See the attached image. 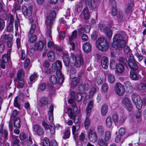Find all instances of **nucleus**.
Masks as SVG:
<instances>
[{
  "mask_svg": "<svg viewBox=\"0 0 146 146\" xmlns=\"http://www.w3.org/2000/svg\"><path fill=\"white\" fill-rule=\"evenodd\" d=\"M103 80V76L102 75H99L96 78L97 84L98 85L101 84L102 83Z\"/></svg>",
  "mask_w": 146,
  "mask_h": 146,
  "instance_id": "nucleus-43",
  "label": "nucleus"
},
{
  "mask_svg": "<svg viewBox=\"0 0 146 146\" xmlns=\"http://www.w3.org/2000/svg\"><path fill=\"white\" fill-rule=\"evenodd\" d=\"M108 80L110 83L113 84L115 82V78L113 74H110L108 76Z\"/></svg>",
  "mask_w": 146,
  "mask_h": 146,
  "instance_id": "nucleus-42",
  "label": "nucleus"
},
{
  "mask_svg": "<svg viewBox=\"0 0 146 146\" xmlns=\"http://www.w3.org/2000/svg\"><path fill=\"white\" fill-rule=\"evenodd\" d=\"M124 86L126 91L129 93H131L133 91V86L129 82H126L124 84Z\"/></svg>",
  "mask_w": 146,
  "mask_h": 146,
  "instance_id": "nucleus-26",
  "label": "nucleus"
},
{
  "mask_svg": "<svg viewBox=\"0 0 146 146\" xmlns=\"http://www.w3.org/2000/svg\"><path fill=\"white\" fill-rule=\"evenodd\" d=\"M51 30L47 29L46 31V36L48 38L49 41L47 43V46L49 48H50L52 49H55L56 44L54 42L52 41V38L51 35Z\"/></svg>",
  "mask_w": 146,
  "mask_h": 146,
  "instance_id": "nucleus-10",
  "label": "nucleus"
},
{
  "mask_svg": "<svg viewBox=\"0 0 146 146\" xmlns=\"http://www.w3.org/2000/svg\"><path fill=\"white\" fill-rule=\"evenodd\" d=\"M90 30V27L88 28V30H87L86 29H85V28L83 27H81L78 29V33L79 34H82L85 32L86 33H89Z\"/></svg>",
  "mask_w": 146,
  "mask_h": 146,
  "instance_id": "nucleus-44",
  "label": "nucleus"
},
{
  "mask_svg": "<svg viewBox=\"0 0 146 146\" xmlns=\"http://www.w3.org/2000/svg\"><path fill=\"white\" fill-rule=\"evenodd\" d=\"M114 90L117 94L119 96L123 95L125 92L123 86L120 83H117L114 86Z\"/></svg>",
  "mask_w": 146,
  "mask_h": 146,
  "instance_id": "nucleus-8",
  "label": "nucleus"
},
{
  "mask_svg": "<svg viewBox=\"0 0 146 146\" xmlns=\"http://www.w3.org/2000/svg\"><path fill=\"white\" fill-rule=\"evenodd\" d=\"M88 137L90 141L92 142H96L98 139L96 133L92 130H90L88 134Z\"/></svg>",
  "mask_w": 146,
  "mask_h": 146,
  "instance_id": "nucleus-16",
  "label": "nucleus"
},
{
  "mask_svg": "<svg viewBox=\"0 0 146 146\" xmlns=\"http://www.w3.org/2000/svg\"><path fill=\"white\" fill-rule=\"evenodd\" d=\"M13 36L12 34H9L8 35L4 34L2 35L1 36L0 40L3 42L7 40H12Z\"/></svg>",
  "mask_w": 146,
  "mask_h": 146,
  "instance_id": "nucleus-20",
  "label": "nucleus"
},
{
  "mask_svg": "<svg viewBox=\"0 0 146 146\" xmlns=\"http://www.w3.org/2000/svg\"><path fill=\"white\" fill-rule=\"evenodd\" d=\"M131 2L126 5L125 8V12L127 14L130 15L134 7V5L132 2L133 0H130Z\"/></svg>",
  "mask_w": 146,
  "mask_h": 146,
  "instance_id": "nucleus-17",
  "label": "nucleus"
},
{
  "mask_svg": "<svg viewBox=\"0 0 146 146\" xmlns=\"http://www.w3.org/2000/svg\"><path fill=\"white\" fill-rule=\"evenodd\" d=\"M42 124L45 130H48L50 128V125H49L46 121H43Z\"/></svg>",
  "mask_w": 146,
  "mask_h": 146,
  "instance_id": "nucleus-64",
  "label": "nucleus"
},
{
  "mask_svg": "<svg viewBox=\"0 0 146 146\" xmlns=\"http://www.w3.org/2000/svg\"><path fill=\"white\" fill-rule=\"evenodd\" d=\"M126 35L125 33H123V35L119 34L115 35L113 38V42L114 46L116 50H121L125 45Z\"/></svg>",
  "mask_w": 146,
  "mask_h": 146,
  "instance_id": "nucleus-1",
  "label": "nucleus"
},
{
  "mask_svg": "<svg viewBox=\"0 0 146 146\" xmlns=\"http://www.w3.org/2000/svg\"><path fill=\"white\" fill-rule=\"evenodd\" d=\"M17 76L19 79H22L24 77V72L22 69H19L18 72Z\"/></svg>",
  "mask_w": 146,
  "mask_h": 146,
  "instance_id": "nucleus-35",
  "label": "nucleus"
},
{
  "mask_svg": "<svg viewBox=\"0 0 146 146\" xmlns=\"http://www.w3.org/2000/svg\"><path fill=\"white\" fill-rule=\"evenodd\" d=\"M22 9L23 14L26 17H30L31 16L33 10L31 6L27 7L25 5H23L22 6Z\"/></svg>",
  "mask_w": 146,
  "mask_h": 146,
  "instance_id": "nucleus-9",
  "label": "nucleus"
},
{
  "mask_svg": "<svg viewBox=\"0 0 146 146\" xmlns=\"http://www.w3.org/2000/svg\"><path fill=\"white\" fill-rule=\"evenodd\" d=\"M78 82V80L77 78L75 77L72 80L71 82V86L72 88H74L77 85Z\"/></svg>",
  "mask_w": 146,
  "mask_h": 146,
  "instance_id": "nucleus-47",
  "label": "nucleus"
},
{
  "mask_svg": "<svg viewBox=\"0 0 146 146\" xmlns=\"http://www.w3.org/2000/svg\"><path fill=\"white\" fill-rule=\"evenodd\" d=\"M11 50H9L7 51V54L3 55L2 57V60H0V61H2L5 63H7V62L10 59Z\"/></svg>",
  "mask_w": 146,
  "mask_h": 146,
  "instance_id": "nucleus-22",
  "label": "nucleus"
},
{
  "mask_svg": "<svg viewBox=\"0 0 146 146\" xmlns=\"http://www.w3.org/2000/svg\"><path fill=\"white\" fill-rule=\"evenodd\" d=\"M58 78V81L57 77L55 75H51L49 77V81L50 83L52 85H55L57 84L58 83L59 84H61L62 83L59 84V78Z\"/></svg>",
  "mask_w": 146,
  "mask_h": 146,
  "instance_id": "nucleus-24",
  "label": "nucleus"
},
{
  "mask_svg": "<svg viewBox=\"0 0 146 146\" xmlns=\"http://www.w3.org/2000/svg\"><path fill=\"white\" fill-rule=\"evenodd\" d=\"M98 26L100 30L104 33H106L108 28L107 26L103 24H99Z\"/></svg>",
  "mask_w": 146,
  "mask_h": 146,
  "instance_id": "nucleus-38",
  "label": "nucleus"
},
{
  "mask_svg": "<svg viewBox=\"0 0 146 146\" xmlns=\"http://www.w3.org/2000/svg\"><path fill=\"white\" fill-rule=\"evenodd\" d=\"M75 64H74L71 63L70 64V66L71 68L70 70V72L72 74H74L76 72V71L75 69L73 68L74 65H75L77 67H80L81 64L83 62V59L82 57L78 55H76L75 57Z\"/></svg>",
  "mask_w": 146,
  "mask_h": 146,
  "instance_id": "nucleus-6",
  "label": "nucleus"
},
{
  "mask_svg": "<svg viewBox=\"0 0 146 146\" xmlns=\"http://www.w3.org/2000/svg\"><path fill=\"white\" fill-rule=\"evenodd\" d=\"M98 142L100 146H107V143L105 142L102 139H99Z\"/></svg>",
  "mask_w": 146,
  "mask_h": 146,
  "instance_id": "nucleus-58",
  "label": "nucleus"
},
{
  "mask_svg": "<svg viewBox=\"0 0 146 146\" xmlns=\"http://www.w3.org/2000/svg\"><path fill=\"white\" fill-rule=\"evenodd\" d=\"M97 5L98 3L95 0H92L87 7L90 10H93L96 8Z\"/></svg>",
  "mask_w": 146,
  "mask_h": 146,
  "instance_id": "nucleus-27",
  "label": "nucleus"
},
{
  "mask_svg": "<svg viewBox=\"0 0 146 146\" xmlns=\"http://www.w3.org/2000/svg\"><path fill=\"white\" fill-rule=\"evenodd\" d=\"M108 60L107 57L106 56L102 57L101 60V65L102 67L106 69L108 68Z\"/></svg>",
  "mask_w": 146,
  "mask_h": 146,
  "instance_id": "nucleus-19",
  "label": "nucleus"
},
{
  "mask_svg": "<svg viewBox=\"0 0 146 146\" xmlns=\"http://www.w3.org/2000/svg\"><path fill=\"white\" fill-rule=\"evenodd\" d=\"M135 70H131L130 72V78L133 80H136L138 79V76Z\"/></svg>",
  "mask_w": 146,
  "mask_h": 146,
  "instance_id": "nucleus-32",
  "label": "nucleus"
},
{
  "mask_svg": "<svg viewBox=\"0 0 146 146\" xmlns=\"http://www.w3.org/2000/svg\"><path fill=\"white\" fill-rule=\"evenodd\" d=\"M14 106L20 109L21 107V105L19 100L18 99V97H16L14 100Z\"/></svg>",
  "mask_w": 146,
  "mask_h": 146,
  "instance_id": "nucleus-40",
  "label": "nucleus"
},
{
  "mask_svg": "<svg viewBox=\"0 0 146 146\" xmlns=\"http://www.w3.org/2000/svg\"><path fill=\"white\" fill-rule=\"evenodd\" d=\"M36 27V25L35 23L31 24L30 30L27 33L28 41L31 43L35 42L36 40V36L33 34Z\"/></svg>",
  "mask_w": 146,
  "mask_h": 146,
  "instance_id": "nucleus-4",
  "label": "nucleus"
},
{
  "mask_svg": "<svg viewBox=\"0 0 146 146\" xmlns=\"http://www.w3.org/2000/svg\"><path fill=\"white\" fill-rule=\"evenodd\" d=\"M117 64H117V62L115 61L111 60L110 62V68L112 69H114L115 68Z\"/></svg>",
  "mask_w": 146,
  "mask_h": 146,
  "instance_id": "nucleus-50",
  "label": "nucleus"
},
{
  "mask_svg": "<svg viewBox=\"0 0 146 146\" xmlns=\"http://www.w3.org/2000/svg\"><path fill=\"white\" fill-rule=\"evenodd\" d=\"M109 4L112 8L116 7V3L115 0H109Z\"/></svg>",
  "mask_w": 146,
  "mask_h": 146,
  "instance_id": "nucleus-56",
  "label": "nucleus"
},
{
  "mask_svg": "<svg viewBox=\"0 0 146 146\" xmlns=\"http://www.w3.org/2000/svg\"><path fill=\"white\" fill-rule=\"evenodd\" d=\"M72 134L74 135V137L75 141L78 140L79 136L78 130H76V127L73 125L72 127Z\"/></svg>",
  "mask_w": 146,
  "mask_h": 146,
  "instance_id": "nucleus-28",
  "label": "nucleus"
},
{
  "mask_svg": "<svg viewBox=\"0 0 146 146\" xmlns=\"http://www.w3.org/2000/svg\"><path fill=\"white\" fill-rule=\"evenodd\" d=\"M62 59L64 64L66 66H68L70 63V57L66 53L64 54L62 56Z\"/></svg>",
  "mask_w": 146,
  "mask_h": 146,
  "instance_id": "nucleus-21",
  "label": "nucleus"
},
{
  "mask_svg": "<svg viewBox=\"0 0 146 146\" xmlns=\"http://www.w3.org/2000/svg\"><path fill=\"white\" fill-rule=\"evenodd\" d=\"M89 117H86L84 122L85 127L86 129H88L90 125V121Z\"/></svg>",
  "mask_w": 146,
  "mask_h": 146,
  "instance_id": "nucleus-41",
  "label": "nucleus"
},
{
  "mask_svg": "<svg viewBox=\"0 0 146 146\" xmlns=\"http://www.w3.org/2000/svg\"><path fill=\"white\" fill-rule=\"evenodd\" d=\"M82 49L85 52H89L91 49V47L90 43L88 42L84 43L83 45Z\"/></svg>",
  "mask_w": 146,
  "mask_h": 146,
  "instance_id": "nucleus-23",
  "label": "nucleus"
},
{
  "mask_svg": "<svg viewBox=\"0 0 146 146\" xmlns=\"http://www.w3.org/2000/svg\"><path fill=\"white\" fill-rule=\"evenodd\" d=\"M11 140L13 142V146H20L19 143L20 140L17 138V137L15 135H12L11 136Z\"/></svg>",
  "mask_w": 146,
  "mask_h": 146,
  "instance_id": "nucleus-29",
  "label": "nucleus"
},
{
  "mask_svg": "<svg viewBox=\"0 0 146 146\" xmlns=\"http://www.w3.org/2000/svg\"><path fill=\"white\" fill-rule=\"evenodd\" d=\"M62 68V63L59 60H57L56 63H53L52 65V69L53 72L56 70V74L59 78V83H63L64 80V77L61 72Z\"/></svg>",
  "mask_w": 146,
  "mask_h": 146,
  "instance_id": "nucleus-2",
  "label": "nucleus"
},
{
  "mask_svg": "<svg viewBox=\"0 0 146 146\" xmlns=\"http://www.w3.org/2000/svg\"><path fill=\"white\" fill-rule=\"evenodd\" d=\"M112 123V120L111 116H108L106 120V125L107 127H111Z\"/></svg>",
  "mask_w": 146,
  "mask_h": 146,
  "instance_id": "nucleus-33",
  "label": "nucleus"
},
{
  "mask_svg": "<svg viewBox=\"0 0 146 146\" xmlns=\"http://www.w3.org/2000/svg\"><path fill=\"white\" fill-rule=\"evenodd\" d=\"M82 12L84 18L85 19L87 20L90 18V14L88 8H84Z\"/></svg>",
  "mask_w": 146,
  "mask_h": 146,
  "instance_id": "nucleus-31",
  "label": "nucleus"
},
{
  "mask_svg": "<svg viewBox=\"0 0 146 146\" xmlns=\"http://www.w3.org/2000/svg\"><path fill=\"white\" fill-rule=\"evenodd\" d=\"M14 126L18 128H20V119L19 118H16L14 119Z\"/></svg>",
  "mask_w": 146,
  "mask_h": 146,
  "instance_id": "nucleus-34",
  "label": "nucleus"
},
{
  "mask_svg": "<svg viewBox=\"0 0 146 146\" xmlns=\"http://www.w3.org/2000/svg\"><path fill=\"white\" fill-rule=\"evenodd\" d=\"M35 51V49L33 48H27V53L30 56H31L33 55Z\"/></svg>",
  "mask_w": 146,
  "mask_h": 146,
  "instance_id": "nucleus-55",
  "label": "nucleus"
},
{
  "mask_svg": "<svg viewBox=\"0 0 146 146\" xmlns=\"http://www.w3.org/2000/svg\"><path fill=\"white\" fill-rule=\"evenodd\" d=\"M90 87V86L88 84H85L81 85L78 88L79 92L82 94H85L86 92L88 91Z\"/></svg>",
  "mask_w": 146,
  "mask_h": 146,
  "instance_id": "nucleus-12",
  "label": "nucleus"
},
{
  "mask_svg": "<svg viewBox=\"0 0 146 146\" xmlns=\"http://www.w3.org/2000/svg\"><path fill=\"white\" fill-rule=\"evenodd\" d=\"M56 16L55 12L53 10H51L50 12V14L49 17H46L45 20V25L47 29L51 30L52 25L53 19Z\"/></svg>",
  "mask_w": 146,
  "mask_h": 146,
  "instance_id": "nucleus-5",
  "label": "nucleus"
},
{
  "mask_svg": "<svg viewBox=\"0 0 146 146\" xmlns=\"http://www.w3.org/2000/svg\"><path fill=\"white\" fill-rule=\"evenodd\" d=\"M46 42L45 41H40L36 43L35 44V49L36 50H41L42 49L44 46L46 45Z\"/></svg>",
  "mask_w": 146,
  "mask_h": 146,
  "instance_id": "nucleus-18",
  "label": "nucleus"
},
{
  "mask_svg": "<svg viewBox=\"0 0 146 146\" xmlns=\"http://www.w3.org/2000/svg\"><path fill=\"white\" fill-rule=\"evenodd\" d=\"M122 103L126 106L128 110L131 111L132 110V106L128 98L125 97L123 100Z\"/></svg>",
  "mask_w": 146,
  "mask_h": 146,
  "instance_id": "nucleus-13",
  "label": "nucleus"
},
{
  "mask_svg": "<svg viewBox=\"0 0 146 146\" xmlns=\"http://www.w3.org/2000/svg\"><path fill=\"white\" fill-rule=\"evenodd\" d=\"M42 142L43 146H50V141L48 138H45Z\"/></svg>",
  "mask_w": 146,
  "mask_h": 146,
  "instance_id": "nucleus-57",
  "label": "nucleus"
},
{
  "mask_svg": "<svg viewBox=\"0 0 146 146\" xmlns=\"http://www.w3.org/2000/svg\"><path fill=\"white\" fill-rule=\"evenodd\" d=\"M5 26V22L3 19H0V31L3 30Z\"/></svg>",
  "mask_w": 146,
  "mask_h": 146,
  "instance_id": "nucleus-59",
  "label": "nucleus"
},
{
  "mask_svg": "<svg viewBox=\"0 0 146 146\" xmlns=\"http://www.w3.org/2000/svg\"><path fill=\"white\" fill-rule=\"evenodd\" d=\"M116 16L119 21H121L123 20V12L122 11H118L117 13V15Z\"/></svg>",
  "mask_w": 146,
  "mask_h": 146,
  "instance_id": "nucleus-39",
  "label": "nucleus"
},
{
  "mask_svg": "<svg viewBox=\"0 0 146 146\" xmlns=\"http://www.w3.org/2000/svg\"><path fill=\"white\" fill-rule=\"evenodd\" d=\"M33 128L36 134L38 135H42L44 134L43 129L39 125L36 124L34 125L33 126Z\"/></svg>",
  "mask_w": 146,
  "mask_h": 146,
  "instance_id": "nucleus-14",
  "label": "nucleus"
},
{
  "mask_svg": "<svg viewBox=\"0 0 146 146\" xmlns=\"http://www.w3.org/2000/svg\"><path fill=\"white\" fill-rule=\"evenodd\" d=\"M77 31L76 30H74L72 32L71 36L69 37L70 44L72 47L70 49L72 48L73 50H74L75 48V44L71 41L73 39L75 38L77 36Z\"/></svg>",
  "mask_w": 146,
  "mask_h": 146,
  "instance_id": "nucleus-15",
  "label": "nucleus"
},
{
  "mask_svg": "<svg viewBox=\"0 0 146 146\" xmlns=\"http://www.w3.org/2000/svg\"><path fill=\"white\" fill-rule=\"evenodd\" d=\"M82 94V93L79 92V93H77V94L76 95L75 99H76L78 102L81 100L82 99V96L81 94Z\"/></svg>",
  "mask_w": 146,
  "mask_h": 146,
  "instance_id": "nucleus-62",
  "label": "nucleus"
},
{
  "mask_svg": "<svg viewBox=\"0 0 146 146\" xmlns=\"http://www.w3.org/2000/svg\"><path fill=\"white\" fill-rule=\"evenodd\" d=\"M47 108L48 109V114L49 115V120L50 122H52L53 121L54 106L50 104H48Z\"/></svg>",
  "mask_w": 146,
  "mask_h": 146,
  "instance_id": "nucleus-11",
  "label": "nucleus"
},
{
  "mask_svg": "<svg viewBox=\"0 0 146 146\" xmlns=\"http://www.w3.org/2000/svg\"><path fill=\"white\" fill-rule=\"evenodd\" d=\"M111 134L109 131H107L105 133L104 136V139L106 141H108L111 138Z\"/></svg>",
  "mask_w": 146,
  "mask_h": 146,
  "instance_id": "nucleus-45",
  "label": "nucleus"
},
{
  "mask_svg": "<svg viewBox=\"0 0 146 146\" xmlns=\"http://www.w3.org/2000/svg\"><path fill=\"white\" fill-rule=\"evenodd\" d=\"M40 102L42 105H44L48 103V99L46 97H43L40 99Z\"/></svg>",
  "mask_w": 146,
  "mask_h": 146,
  "instance_id": "nucleus-53",
  "label": "nucleus"
},
{
  "mask_svg": "<svg viewBox=\"0 0 146 146\" xmlns=\"http://www.w3.org/2000/svg\"><path fill=\"white\" fill-rule=\"evenodd\" d=\"M96 92V89L95 87H93L91 88L90 90L89 97L90 98H91Z\"/></svg>",
  "mask_w": 146,
  "mask_h": 146,
  "instance_id": "nucleus-46",
  "label": "nucleus"
},
{
  "mask_svg": "<svg viewBox=\"0 0 146 146\" xmlns=\"http://www.w3.org/2000/svg\"><path fill=\"white\" fill-rule=\"evenodd\" d=\"M137 87L140 90H145L146 88V85L145 83H141L138 84Z\"/></svg>",
  "mask_w": 146,
  "mask_h": 146,
  "instance_id": "nucleus-48",
  "label": "nucleus"
},
{
  "mask_svg": "<svg viewBox=\"0 0 146 146\" xmlns=\"http://www.w3.org/2000/svg\"><path fill=\"white\" fill-rule=\"evenodd\" d=\"M142 103L140 100H139L138 102L136 103V104H135L136 108L139 110L142 108Z\"/></svg>",
  "mask_w": 146,
  "mask_h": 146,
  "instance_id": "nucleus-60",
  "label": "nucleus"
},
{
  "mask_svg": "<svg viewBox=\"0 0 146 146\" xmlns=\"http://www.w3.org/2000/svg\"><path fill=\"white\" fill-rule=\"evenodd\" d=\"M96 44L98 49L102 51L107 50L109 46L108 42L103 38L98 39L96 41Z\"/></svg>",
  "mask_w": 146,
  "mask_h": 146,
  "instance_id": "nucleus-3",
  "label": "nucleus"
},
{
  "mask_svg": "<svg viewBox=\"0 0 146 146\" xmlns=\"http://www.w3.org/2000/svg\"><path fill=\"white\" fill-rule=\"evenodd\" d=\"M70 135V131L69 130H67L64 133L62 138L63 139H67L69 138Z\"/></svg>",
  "mask_w": 146,
  "mask_h": 146,
  "instance_id": "nucleus-54",
  "label": "nucleus"
},
{
  "mask_svg": "<svg viewBox=\"0 0 146 146\" xmlns=\"http://www.w3.org/2000/svg\"><path fill=\"white\" fill-rule=\"evenodd\" d=\"M125 70V67L123 65L119 63L118 64L115 68L116 72L118 74L121 73L123 72Z\"/></svg>",
  "mask_w": 146,
  "mask_h": 146,
  "instance_id": "nucleus-25",
  "label": "nucleus"
},
{
  "mask_svg": "<svg viewBox=\"0 0 146 146\" xmlns=\"http://www.w3.org/2000/svg\"><path fill=\"white\" fill-rule=\"evenodd\" d=\"M108 38H111L112 36V31L109 28L107 30V31L105 33Z\"/></svg>",
  "mask_w": 146,
  "mask_h": 146,
  "instance_id": "nucleus-63",
  "label": "nucleus"
},
{
  "mask_svg": "<svg viewBox=\"0 0 146 146\" xmlns=\"http://www.w3.org/2000/svg\"><path fill=\"white\" fill-rule=\"evenodd\" d=\"M108 111V106L104 104L103 105L101 110V113L103 115H105Z\"/></svg>",
  "mask_w": 146,
  "mask_h": 146,
  "instance_id": "nucleus-37",
  "label": "nucleus"
},
{
  "mask_svg": "<svg viewBox=\"0 0 146 146\" xmlns=\"http://www.w3.org/2000/svg\"><path fill=\"white\" fill-rule=\"evenodd\" d=\"M72 116L70 117L74 121L75 123H77L79 121V117L78 116H76L75 113H73L72 114Z\"/></svg>",
  "mask_w": 146,
  "mask_h": 146,
  "instance_id": "nucleus-52",
  "label": "nucleus"
},
{
  "mask_svg": "<svg viewBox=\"0 0 146 146\" xmlns=\"http://www.w3.org/2000/svg\"><path fill=\"white\" fill-rule=\"evenodd\" d=\"M97 129L98 134L100 135H102L104 134V129L102 126H98Z\"/></svg>",
  "mask_w": 146,
  "mask_h": 146,
  "instance_id": "nucleus-51",
  "label": "nucleus"
},
{
  "mask_svg": "<svg viewBox=\"0 0 146 146\" xmlns=\"http://www.w3.org/2000/svg\"><path fill=\"white\" fill-rule=\"evenodd\" d=\"M132 100L134 104H136V103L138 102V99L140 100L139 96L137 94H133L131 96Z\"/></svg>",
  "mask_w": 146,
  "mask_h": 146,
  "instance_id": "nucleus-36",
  "label": "nucleus"
},
{
  "mask_svg": "<svg viewBox=\"0 0 146 146\" xmlns=\"http://www.w3.org/2000/svg\"><path fill=\"white\" fill-rule=\"evenodd\" d=\"M128 63L129 67L132 70H137L138 69V63L136 61L132 55H129Z\"/></svg>",
  "mask_w": 146,
  "mask_h": 146,
  "instance_id": "nucleus-7",
  "label": "nucleus"
},
{
  "mask_svg": "<svg viewBox=\"0 0 146 146\" xmlns=\"http://www.w3.org/2000/svg\"><path fill=\"white\" fill-rule=\"evenodd\" d=\"M48 58V60L50 62H52L55 59V55L52 51H49L47 54Z\"/></svg>",
  "mask_w": 146,
  "mask_h": 146,
  "instance_id": "nucleus-30",
  "label": "nucleus"
},
{
  "mask_svg": "<svg viewBox=\"0 0 146 146\" xmlns=\"http://www.w3.org/2000/svg\"><path fill=\"white\" fill-rule=\"evenodd\" d=\"M135 55L138 58L139 62L141 61L144 57L141 54H139L138 52L136 53L135 54Z\"/></svg>",
  "mask_w": 146,
  "mask_h": 146,
  "instance_id": "nucleus-61",
  "label": "nucleus"
},
{
  "mask_svg": "<svg viewBox=\"0 0 146 146\" xmlns=\"http://www.w3.org/2000/svg\"><path fill=\"white\" fill-rule=\"evenodd\" d=\"M20 139L22 141H26L27 140V137L26 135L23 133H21L19 135Z\"/></svg>",
  "mask_w": 146,
  "mask_h": 146,
  "instance_id": "nucleus-49",
  "label": "nucleus"
}]
</instances>
